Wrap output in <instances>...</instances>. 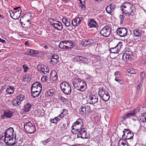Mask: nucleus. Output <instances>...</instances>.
<instances>
[{
	"label": "nucleus",
	"instance_id": "61",
	"mask_svg": "<svg viewBox=\"0 0 146 146\" xmlns=\"http://www.w3.org/2000/svg\"><path fill=\"white\" fill-rule=\"evenodd\" d=\"M65 116H66L65 115H64V114L62 112L59 115L58 117H60L61 118H62L63 117Z\"/></svg>",
	"mask_w": 146,
	"mask_h": 146
},
{
	"label": "nucleus",
	"instance_id": "7",
	"mask_svg": "<svg viewBox=\"0 0 146 146\" xmlns=\"http://www.w3.org/2000/svg\"><path fill=\"white\" fill-rule=\"evenodd\" d=\"M24 128L26 131L29 133H33L36 130L35 125L30 121L24 123Z\"/></svg>",
	"mask_w": 146,
	"mask_h": 146
},
{
	"label": "nucleus",
	"instance_id": "16",
	"mask_svg": "<svg viewBox=\"0 0 146 146\" xmlns=\"http://www.w3.org/2000/svg\"><path fill=\"white\" fill-rule=\"evenodd\" d=\"M129 6L130 7L128 8V10L127 11L126 15L128 17H129L130 15L133 16L135 14L134 12V6L131 4V5Z\"/></svg>",
	"mask_w": 146,
	"mask_h": 146
},
{
	"label": "nucleus",
	"instance_id": "37",
	"mask_svg": "<svg viewBox=\"0 0 146 146\" xmlns=\"http://www.w3.org/2000/svg\"><path fill=\"white\" fill-rule=\"evenodd\" d=\"M127 71L128 72L131 74H135L137 72V70L133 68L127 69Z\"/></svg>",
	"mask_w": 146,
	"mask_h": 146
},
{
	"label": "nucleus",
	"instance_id": "25",
	"mask_svg": "<svg viewBox=\"0 0 146 146\" xmlns=\"http://www.w3.org/2000/svg\"><path fill=\"white\" fill-rule=\"evenodd\" d=\"M62 21V22L66 27H68L70 26V22L68 20L67 18L66 17H63Z\"/></svg>",
	"mask_w": 146,
	"mask_h": 146
},
{
	"label": "nucleus",
	"instance_id": "57",
	"mask_svg": "<svg viewBox=\"0 0 146 146\" xmlns=\"http://www.w3.org/2000/svg\"><path fill=\"white\" fill-rule=\"evenodd\" d=\"M36 89L35 90H37L38 91H40V92H41L42 90V86H39L38 87H36L35 88Z\"/></svg>",
	"mask_w": 146,
	"mask_h": 146
},
{
	"label": "nucleus",
	"instance_id": "53",
	"mask_svg": "<svg viewBox=\"0 0 146 146\" xmlns=\"http://www.w3.org/2000/svg\"><path fill=\"white\" fill-rule=\"evenodd\" d=\"M47 80L48 77L46 76H43L41 78V80L43 82L46 81Z\"/></svg>",
	"mask_w": 146,
	"mask_h": 146
},
{
	"label": "nucleus",
	"instance_id": "23",
	"mask_svg": "<svg viewBox=\"0 0 146 146\" xmlns=\"http://www.w3.org/2000/svg\"><path fill=\"white\" fill-rule=\"evenodd\" d=\"M36 89L34 90H33V89H31V95L33 98L37 97L41 92L40 91L35 90Z\"/></svg>",
	"mask_w": 146,
	"mask_h": 146
},
{
	"label": "nucleus",
	"instance_id": "2",
	"mask_svg": "<svg viewBox=\"0 0 146 146\" xmlns=\"http://www.w3.org/2000/svg\"><path fill=\"white\" fill-rule=\"evenodd\" d=\"M72 129L73 133L78 134L77 137H81L83 139H88L89 135L87 133L86 129L83 127V125L73 124Z\"/></svg>",
	"mask_w": 146,
	"mask_h": 146
},
{
	"label": "nucleus",
	"instance_id": "55",
	"mask_svg": "<svg viewBox=\"0 0 146 146\" xmlns=\"http://www.w3.org/2000/svg\"><path fill=\"white\" fill-rule=\"evenodd\" d=\"M92 22V24L93 27H95L96 25H97L96 22L94 21V20L93 19H91Z\"/></svg>",
	"mask_w": 146,
	"mask_h": 146
},
{
	"label": "nucleus",
	"instance_id": "5",
	"mask_svg": "<svg viewBox=\"0 0 146 146\" xmlns=\"http://www.w3.org/2000/svg\"><path fill=\"white\" fill-rule=\"evenodd\" d=\"M60 89L62 91L67 95H70L71 92V89L69 84L65 82H63L60 83Z\"/></svg>",
	"mask_w": 146,
	"mask_h": 146
},
{
	"label": "nucleus",
	"instance_id": "26",
	"mask_svg": "<svg viewBox=\"0 0 146 146\" xmlns=\"http://www.w3.org/2000/svg\"><path fill=\"white\" fill-rule=\"evenodd\" d=\"M21 104V102L19 101V100H18L17 99H14L12 102V104L14 106H19Z\"/></svg>",
	"mask_w": 146,
	"mask_h": 146
},
{
	"label": "nucleus",
	"instance_id": "47",
	"mask_svg": "<svg viewBox=\"0 0 146 146\" xmlns=\"http://www.w3.org/2000/svg\"><path fill=\"white\" fill-rule=\"evenodd\" d=\"M122 44L123 43L122 42L120 41L118 43L117 46H115V47H117V49H119V51L120 50V49H121L122 46Z\"/></svg>",
	"mask_w": 146,
	"mask_h": 146
},
{
	"label": "nucleus",
	"instance_id": "28",
	"mask_svg": "<svg viewBox=\"0 0 146 146\" xmlns=\"http://www.w3.org/2000/svg\"><path fill=\"white\" fill-rule=\"evenodd\" d=\"M134 35L136 36H140L141 34V31L139 29H136L133 32Z\"/></svg>",
	"mask_w": 146,
	"mask_h": 146
},
{
	"label": "nucleus",
	"instance_id": "42",
	"mask_svg": "<svg viewBox=\"0 0 146 146\" xmlns=\"http://www.w3.org/2000/svg\"><path fill=\"white\" fill-rule=\"evenodd\" d=\"M124 13L122 12V14L120 15L119 18L121 19L120 23L121 24H122L123 23V21L124 18L125 17V16Z\"/></svg>",
	"mask_w": 146,
	"mask_h": 146
},
{
	"label": "nucleus",
	"instance_id": "30",
	"mask_svg": "<svg viewBox=\"0 0 146 146\" xmlns=\"http://www.w3.org/2000/svg\"><path fill=\"white\" fill-rule=\"evenodd\" d=\"M92 58L93 60L92 64H94L96 63H100L101 62V60L98 56H95L94 57H92Z\"/></svg>",
	"mask_w": 146,
	"mask_h": 146
},
{
	"label": "nucleus",
	"instance_id": "17",
	"mask_svg": "<svg viewBox=\"0 0 146 146\" xmlns=\"http://www.w3.org/2000/svg\"><path fill=\"white\" fill-rule=\"evenodd\" d=\"M52 27L54 28L55 29L61 31L63 29L62 24L58 21L54 23H53Z\"/></svg>",
	"mask_w": 146,
	"mask_h": 146
},
{
	"label": "nucleus",
	"instance_id": "43",
	"mask_svg": "<svg viewBox=\"0 0 146 146\" xmlns=\"http://www.w3.org/2000/svg\"><path fill=\"white\" fill-rule=\"evenodd\" d=\"M59 99L61 102H63L64 103H66L68 102V100L67 99L62 96H61L60 98H59Z\"/></svg>",
	"mask_w": 146,
	"mask_h": 146
},
{
	"label": "nucleus",
	"instance_id": "21",
	"mask_svg": "<svg viewBox=\"0 0 146 146\" xmlns=\"http://www.w3.org/2000/svg\"><path fill=\"white\" fill-rule=\"evenodd\" d=\"M13 111L9 110H6L4 111L3 114L4 116L7 118H11L13 115Z\"/></svg>",
	"mask_w": 146,
	"mask_h": 146
},
{
	"label": "nucleus",
	"instance_id": "6",
	"mask_svg": "<svg viewBox=\"0 0 146 146\" xmlns=\"http://www.w3.org/2000/svg\"><path fill=\"white\" fill-rule=\"evenodd\" d=\"M98 95L104 101H107L110 99V95L108 92L102 88L99 89Z\"/></svg>",
	"mask_w": 146,
	"mask_h": 146
},
{
	"label": "nucleus",
	"instance_id": "48",
	"mask_svg": "<svg viewBox=\"0 0 146 146\" xmlns=\"http://www.w3.org/2000/svg\"><path fill=\"white\" fill-rule=\"evenodd\" d=\"M51 58L52 59L58 60L59 56L57 54H54L52 56Z\"/></svg>",
	"mask_w": 146,
	"mask_h": 146
},
{
	"label": "nucleus",
	"instance_id": "51",
	"mask_svg": "<svg viewBox=\"0 0 146 146\" xmlns=\"http://www.w3.org/2000/svg\"><path fill=\"white\" fill-rule=\"evenodd\" d=\"M51 140V139L50 138H49L45 141H43L42 142L44 145H46L47 143H48Z\"/></svg>",
	"mask_w": 146,
	"mask_h": 146
},
{
	"label": "nucleus",
	"instance_id": "11",
	"mask_svg": "<svg viewBox=\"0 0 146 146\" xmlns=\"http://www.w3.org/2000/svg\"><path fill=\"white\" fill-rule=\"evenodd\" d=\"M37 68L39 71L41 72L42 73L46 74L49 72V69L48 67L43 64L38 65L37 66Z\"/></svg>",
	"mask_w": 146,
	"mask_h": 146
},
{
	"label": "nucleus",
	"instance_id": "46",
	"mask_svg": "<svg viewBox=\"0 0 146 146\" xmlns=\"http://www.w3.org/2000/svg\"><path fill=\"white\" fill-rule=\"evenodd\" d=\"M24 98V96L22 95L18 96L16 97V99H17L18 100H19V101L20 102H21L23 100Z\"/></svg>",
	"mask_w": 146,
	"mask_h": 146
},
{
	"label": "nucleus",
	"instance_id": "4",
	"mask_svg": "<svg viewBox=\"0 0 146 146\" xmlns=\"http://www.w3.org/2000/svg\"><path fill=\"white\" fill-rule=\"evenodd\" d=\"M73 82V84L74 88L77 90L81 92L84 91L87 87L86 84L83 80L77 78Z\"/></svg>",
	"mask_w": 146,
	"mask_h": 146
},
{
	"label": "nucleus",
	"instance_id": "29",
	"mask_svg": "<svg viewBox=\"0 0 146 146\" xmlns=\"http://www.w3.org/2000/svg\"><path fill=\"white\" fill-rule=\"evenodd\" d=\"M126 141L122 139H120L119 141V146H128V143L126 144Z\"/></svg>",
	"mask_w": 146,
	"mask_h": 146
},
{
	"label": "nucleus",
	"instance_id": "18",
	"mask_svg": "<svg viewBox=\"0 0 146 146\" xmlns=\"http://www.w3.org/2000/svg\"><path fill=\"white\" fill-rule=\"evenodd\" d=\"M65 44V49H68L72 48L73 47V43L70 41L68 40H64Z\"/></svg>",
	"mask_w": 146,
	"mask_h": 146
},
{
	"label": "nucleus",
	"instance_id": "24",
	"mask_svg": "<svg viewBox=\"0 0 146 146\" xmlns=\"http://www.w3.org/2000/svg\"><path fill=\"white\" fill-rule=\"evenodd\" d=\"M54 90L53 89H51L47 90L45 93V94L46 95L51 96L54 94Z\"/></svg>",
	"mask_w": 146,
	"mask_h": 146
},
{
	"label": "nucleus",
	"instance_id": "59",
	"mask_svg": "<svg viewBox=\"0 0 146 146\" xmlns=\"http://www.w3.org/2000/svg\"><path fill=\"white\" fill-rule=\"evenodd\" d=\"M23 68L24 70V72H26L28 69V67L26 65L24 64L23 65Z\"/></svg>",
	"mask_w": 146,
	"mask_h": 146
},
{
	"label": "nucleus",
	"instance_id": "50",
	"mask_svg": "<svg viewBox=\"0 0 146 146\" xmlns=\"http://www.w3.org/2000/svg\"><path fill=\"white\" fill-rule=\"evenodd\" d=\"M141 80H143L145 78V73L144 72H141L140 74Z\"/></svg>",
	"mask_w": 146,
	"mask_h": 146
},
{
	"label": "nucleus",
	"instance_id": "20",
	"mask_svg": "<svg viewBox=\"0 0 146 146\" xmlns=\"http://www.w3.org/2000/svg\"><path fill=\"white\" fill-rule=\"evenodd\" d=\"M50 78L53 80V81H55L57 79V74L55 70H53L51 72Z\"/></svg>",
	"mask_w": 146,
	"mask_h": 146
},
{
	"label": "nucleus",
	"instance_id": "58",
	"mask_svg": "<svg viewBox=\"0 0 146 146\" xmlns=\"http://www.w3.org/2000/svg\"><path fill=\"white\" fill-rule=\"evenodd\" d=\"M33 51L32 52V55H33V56H36V55L38 54V52H37V51H36V50H33Z\"/></svg>",
	"mask_w": 146,
	"mask_h": 146
},
{
	"label": "nucleus",
	"instance_id": "13",
	"mask_svg": "<svg viewBox=\"0 0 146 146\" xmlns=\"http://www.w3.org/2000/svg\"><path fill=\"white\" fill-rule=\"evenodd\" d=\"M94 41L92 39L85 40L82 41L80 45L86 47L88 46H91L93 45Z\"/></svg>",
	"mask_w": 146,
	"mask_h": 146
},
{
	"label": "nucleus",
	"instance_id": "15",
	"mask_svg": "<svg viewBox=\"0 0 146 146\" xmlns=\"http://www.w3.org/2000/svg\"><path fill=\"white\" fill-rule=\"evenodd\" d=\"M130 5H131L130 3L127 2L124 3L123 6H121V11L122 12L124 13L125 15H126V13L128 10V8L130 7L129 6Z\"/></svg>",
	"mask_w": 146,
	"mask_h": 146
},
{
	"label": "nucleus",
	"instance_id": "34",
	"mask_svg": "<svg viewBox=\"0 0 146 146\" xmlns=\"http://www.w3.org/2000/svg\"><path fill=\"white\" fill-rule=\"evenodd\" d=\"M110 52L112 53H117L119 52V49H117L115 46L114 48H110Z\"/></svg>",
	"mask_w": 146,
	"mask_h": 146
},
{
	"label": "nucleus",
	"instance_id": "3",
	"mask_svg": "<svg viewBox=\"0 0 146 146\" xmlns=\"http://www.w3.org/2000/svg\"><path fill=\"white\" fill-rule=\"evenodd\" d=\"M13 129L11 127L8 128L5 133L4 141L7 145H10L12 143L11 141H13L14 139H16V134L13 133Z\"/></svg>",
	"mask_w": 146,
	"mask_h": 146
},
{
	"label": "nucleus",
	"instance_id": "44",
	"mask_svg": "<svg viewBox=\"0 0 146 146\" xmlns=\"http://www.w3.org/2000/svg\"><path fill=\"white\" fill-rule=\"evenodd\" d=\"M85 110L86 111V112H90L91 111V108L90 106L86 105L85 107Z\"/></svg>",
	"mask_w": 146,
	"mask_h": 146
},
{
	"label": "nucleus",
	"instance_id": "9",
	"mask_svg": "<svg viewBox=\"0 0 146 146\" xmlns=\"http://www.w3.org/2000/svg\"><path fill=\"white\" fill-rule=\"evenodd\" d=\"M111 29L110 27L108 25H106L101 30L100 33L102 36L108 37L110 34Z\"/></svg>",
	"mask_w": 146,
	"mask_h": 146
},
{
	"label": "nucleus",
	"instance_id": "49",
	"mask_svg": "<svg viewBox=\"0 0 146 146\" xmlns=\"http://www.w3.org/2000/svg\"><path fill=\"white\" fill-rule=\"evenodd\" d=\"M58 61V60L52 59L51 58V60L50 61V63L51 64H55L57 63Z\"/></svg>",
	"mask_w": 146,
	"mask_h": 146
},
{
	"label": "nucleus",
	"instance_id": "32",
	"mask_svg": "<svg viewBox=\"0 0 146 146\" xmlns=\"http://www.w3.org/2000/svg\"><path fill=\"white\" fill-rule=\"evenodd\" d=\"M39 86H41L42 85L40 82H36L33 83L31 85V89H33V90H35L36 89L35 88L36 87H38Z\"/></svg>",
	"mask_w": 146,
	"mask_h": 146
},
{
	"label": "nucleus",
	"instance_id": "40",
	"mask_svg": "<svg viewBox=\"0 0 146 146\" xmlns=\"http://www.w3.org/2000/svg\"><path fill=\"white\" fill-rule=\"evenodd\" d=\"M79 111L80 114L83 115L86 113V111L85 110L84 107L83 106H82L79 109Z\"/></svg>",
	"mask_w": 146,
	"mask_h": 146
},
{
	"label": "nucleus",
	"instance_id": "19",
	"mask_svg": "<svg viewBox=\"0 0 146 146\" xmlns=\"http://www.w3.org/2000/svg\"><path fill=\"white\" fill-rule=\"evenodd\" d=\"M75 58L77 61H81L82 63H86L87 61V59L85 58L79 56H76Z\"/></svg>",
	"mask_w": 146,
	"mask_h": 146
},
{
	"label": "nucleus",
	"instance_id": "12",
	"mask_svg": "<svg viewBox=\"0 0 146 146\" xmlns=\"http://www.w3.org/2000/svg\"><path fill=\"white\" fill-rule=\"evenodd\" d=\"M97 95L96 94H91L89 98V103L92 104H94L96 103L98 100V98Z\"/></svg>",
	"mask_w": 146,
	"mask_h": 146
},
{
	"label": "nucleus",
	"instance_id": "27",
	"mask_svg": "<svg viewBox=\"0 0 146 146\" xmlns=\"http://www.w3.org/2000/svg\"><path fill=\"white\" fill-rule=\"evenodd\" d=\"M23 25H22V27L25 28L29 29L31 27V23L30 21L28 20L26 21L24 23Z\"/></svg>",
	"mask_w": 146,
	"mask_h": 146
},
{
	"label": "nucleus",
	"instance_id": "10",
	"mask_svg": "<svg viewBox=\"0 0 146 146\" xmlns=\"http://www.w3.org/2000/svg\"><path fill=\"white\" fill-rule=\"evenodd\" d=\"M116 32L118 35L121 37H123L127 35V30L125 28L120 27L116 30Z\"/></svg>",
	"mask_w": 146,
	"mask_h": 146
},
{
	"label": "nucleus",
	"instance_id": "45",
	"mask_svg": "<svg viewBox=\"0 0 146 146\" xmlns=\"http://www.w3.org/2000/svg\"><path fill=\"white\" fill-rule=\"evenodd\" d=\"M67 128L66 123H63L60 126V129L62 131H64Z\"/></svg>",
	"mask_w": 146,
	"mask_h": 146
},
{
	"label": "nucleus",
	"instance_id": "38",
	"mask_svg": "<svg viewBox=\"0 0 146 146\" xmlns=\"http://www.w3.org/2000/svg\"><path fill=\"white\" fill-rule=\"evenodd\" d=\"M31 107V105L30 104L27 103L25 106L24 111H28L30 109Z\"/></svg>",
	"mask_w": 146,
	"mask_h": 146
},
{
	"label": "nucleus",
	"instance_id": "63",
	"mask_svg": "<svg viewBox=\"0 0 146 146\" xmlns=\"http://www.w3.org/2000/svg\"><path fill=\"white\" fill-rule=\"evenodd\" d=\"M92 22L91 19L90 20V22L88 23V25L90 27H92Z\"/></svg>",
	"mask_w": 146,
	"mask_h": 146
},
{
	"label": "nucleus",
	"instance_id": "14",
	"mask_svg": "<svg viewBox=\"0 0 146 146\" xmlns=\"http://www.w3.org/2000/svg\"><path fill=\"white\" fill-rule=\"evenodd\" d=\"M83 19L82 17H77L74 19L72 21V24L73 26L77 27L81 23V22L83 20Z\"/></svg>",
	"mask_w": 146,
	"mask_h": 146
},
{
	"label": "nucleus",
	"instance_id": "56",
	"mask_svg": "<svg viewBox=\"0 0 146 146\" xmlns=\"http://www.w3.org/2000/svg\"><path fill=\"white\" fill-rule=\"evenodd\" d=\"M79 6L83 10H85L86 9V6L84 3H82V4L80 5Z\"/></svg>",
	"mask_w": 146,
	"mask_h": 146
},
{
	"label": "nucleus",
	"instance_id": "52",
	"mask_svg": "<svg viewBox=\"0 0 146 146\" xmlns=\"http://www.w3.org/2000/svg\"><path fill=\"white\" fill-rule=\"evenodd\" d=\"M33 50L31 49L27 50V51L26 52L25 54L29 55H32V52H33Z\"/></svg>",
	"mask_w": 146,
	"mask_h": 146
},
{
	"label": "nucleus",
	"instance_id": "60",
	"mask_svg": "<svg viewBox=\"0 0 146 146\" xmlns=\"http://www.w3.org/2000/svg\"><path fill=\"white\" fill-rule=\"evenodd\" d=\"M68 111L66 109H63L62 112L64 114V115H66L68 113Z\"/></svg>",
	"mask_w": 146,
	"mask_h": 146
},
{
	"label": "nucleus",
	"instance_id": "36",
	"mask_svg": "<svg viewBox=\"0 0 146 146\" xmlns=\"http://www.w3.org/2000/svg\"><path fill=\"white\" fill-rule=\"evenodd\" d=\"M58 117H55L53 119H51L50 120V122L52 123L57 124L58 121L60 120V119L58 118Z\"/></svg>",
	"mask_w": 146,
	"mask_h": 146
},
{
	"label": "nucleus",
	"instance_id": "8",
	"mask_svg": "<svg viewBox=\"0 0 146 146\" xmlns=\"http://www.w3.org/2000/svg\"><path fill=\"white\" fill-rule=\"evenodd\" d=\"M133 52L129 49H127L124 53L122 56V59L126 62L129 60L131 61L133 59Z\"/></svg>",
	"mask_w": 146,
	"mask_h": 146
},
{
	"label": "nucleus",
	"instance_id": "31",
	"mask_svg": "<svg viewBox=\"0 0 146 146\" xmlns=\"http://www.w3.org/2000/svg\"><path fill=\"white\" fill-rule=\"evenodd\" d=\"M113 7L111 5H110L106 7V10L108 13L111 14V13L113 11Z\"/></svg>",
	"mask_w": 146,
	"mask_h": 146
},
{
	"label": "nucleus",
	"instance_id": "33",
	"mask_svg": "<svg viewBox=\"0 0 146 146\" xmlns=\"http://www.w3.org/2000/svg\"><path fill=\"white\" fill-rule=\"evenodd\" d=\"M130 132V130L128 129H125L123 131V133L122 137L123 138H124L125 137H127L129 133Z\"/></svg>",
	"mask_w": 146,
	"mask_h": 146
},
{
	"label": "nucleus",
	"instance_id": "41",
	"mask_svg": "<svg viewBox=\"0 0 146 146\" xmlns=\"http://www.w3.org/2000/svg\"><path fill=\"white\" fill-rule=\"evenodd\" d=\"M64 42V41H62L60 42V43L59 44L58 46L60 48H61V49H64V47H65V44H64L65 42Z\"/></svg>",
	"mask_w": 146,
	"mask_h": 146
},
{
	"label": "nucleus",
	"instance_id": "1",
	"mask_svg": "<svg viewBox=\"0 0 146 146\" xmlns=\"http://www.w3.org/2000/svg\"><path fill=\"white\" fill-rule=\"evenodd\" d=\"M143 110L142 108H137L136 109L132 111L131 112L127 113L122 116V118L124 120L127 118H130L135 116H138L140 121L143 122H146V112L141 113Z\"/></svg>",
	"mask_w": 146,
	"mask_h": 146
},
{
	"label": "nucleus",
	"instance_id": "62",
	"mask_svg": "<svg viewBox=\"0 0 146 146\" xmlns=\"http://www.w3.org/2000/svg\"><path fill=\"white\" fill-rule=\"evenodd\" d=\"M141 85H138L137 86V90L139 91L140 90V88L141 87Z\"/></svg>",
	"mask_w": 146,
	"mask_h": 146
},
{
	"label": "nucleus",
	"instance_id": "22",
	"mask_svg": "<svg viewBox=\"0 0 146 146\" xmlns=\"http://www.w3.org/2000/svg\"><path fill=\"white\" fill-rule=\"evenodd\" d=\"M14 88L13 86H8L6 92L7 94H13L14 91Z\"/></svg>",
	"mask_w": 146,
	"mask_h": 146
},
{
	"label": "nucleus",
	"instance_id": "54",
	"mask_svg": "<svg viewBox=\"0 0 146 146\" xmlns=\"http://www.w3.org/2000/svg\"><path fill=\"white\" fill-rule=\"evenodd\" d=\"M115 80L120 83V84H121V82L122 81L121 80V78L119 77L116 76V77L115 78Z\"/></svg>",
	"mask_w": 146,
	"mask_h": 146
},
{
	"label": "nucleus",
	"instance_id": "35",
	"mask_svg": "<svg viewBox=\"0 0 146 146\" xmlns=\"http://www.w3.org/2000/svg\"><path fill=\"white\" fill-rule=\"evenodd\" d=\"M133 133L130 130V132L129 133L128 135H127V137H125L124 139L125 140L131 139L133 138Z\"/></svg>",
	"mask_w": 146,
	"mask_h": 146
},
{
	"label": "nucleus",
	"instance_id": "64",
	"mask_svg": "<svg viewBox=\"0 0 146 146\" xmlns=\"http://www.w3.org/2000/svg\"><path fill=\"white\" fill-rule=\"evenodd\" d=\"M114 75L116 77V76L119 77V76L120 75H119V72L117 71H116L115 72Z\"/></svg>",
	"mask_w": 146,
	"mask_h": 146
},
{
	"label": "nucleus",
	"instance_id": "39",
	"mask_svg": "<svg viewBox=\"0 0 146 146\" xmlns=\"http://www.w3.org/2000/svg\"><path fill=\"white\" fill-rule=\"evenodd\" d=\"M74 124H77L79 125H82L83 126V121L81 118L78 119L75 122Z\"/></svg>",
	"mask_w": 146,
	"mask_h": 146
}]
</instances>
